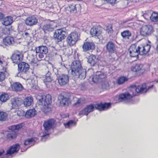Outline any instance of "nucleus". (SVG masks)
<instances>
[{"mask_svg":"<svg viewBox=\"0 0 158 158\" xmlns=\"http://www.w3.org/2000/svg\"><path fill=\"white\" fill-rule=\"evenodd\" d=\"M70 69L71 75L74 78L83 79L85 78L86 71L83 69L81 63L79 60L73 61Z\"/></svg>","mask_w":158,"mask_h":158,"instance_id":"f257e3e1","label":"nucleus"},{"mask_svg":"<svg viewBox=\"0 0 158 158\" xmlns=\"http://www.w3.org/2000/svg\"><path fill=\"white\" fill-rule=\"evenodd\" d=\"M36 98L39 105L42 106V109L45 113L49 112L51 111V108L50 106L52 99L50 95L48 94L46 96L38 95Z\"/></svg>","mask_w":158,"mask_h":158,"instance_id":"f03ea898","label":"nucleus"},{"mask_svg":"<svg viewBox=\"0 0 158 158\" xmlns=\"http://www.w3.org/2000/svg\"><path fill=\"white\" fill-rule=\"evenodd\" d=\"M55 121L53 119H50L45 121L44 123V135L42 136L41 140L45 141L46 140V136L49 134L48 131L51 129H53L55 126Z\"/></svg>","mask_w":158,"mask_h":158,"instance_id":"7ed1b4c3","label":"nucleus"},{"mask_svg":"<svg viewBox=\"0 0 158 158\" xmlns=\"http://www.w3.org/2000/svg\"><path fill=\"white\" fill-rule=\"evenodd\" d=\"M55 74L56 75V79L59 84L61 86L64 85L68 83L69 81V77L67 74L58 73V70L55 69Z\"/></svg>","mask_w":158,"mask_h":158,"instance_id":"20e7f679","label":"nucleus"},{"mask_svg":"<svg viewBox=\"0 0 158 158\" xmlns=\"http://www.w3.org/2000/svg\"><path fill=\"white\" fill-rule=\"evenodd\" d=\"M79 35L77 32H72L68 36L66 41L68 44L70 46L75 45L78 40Z\"/></svg>","mask_w":158,"mask_h":158,"instance_id":"39448f33","label":"nucleus"},{"mask_svg":"<svg viewBox=\"0 0 158 158\" xmlns=\"http://www.w3.org/2000/svg\"><path fill=\"white\" fill-rule=\"evenodd\" d=\"M153 86V85L151 86H148L146 84H143L142 85L138 86H135L131 88V90L133 91H135L137 93H143L147 92L150 89L152 88Z\"/></svg>","mask_w":158,"mask_h":158,"instance_id":"423d86ee","label":"nucleus"},{"mask_svg":"<svg viewBox=\"0 0 158 158\" xmlns=\"http://www.w3.org/2000/svg\"><path fill=\"white\" fill-rule=\"evenodd\" d=\"M153 31L152 26L149 25L143 26L140 29V34L144 36L150 35Z\"/></svg>","mask_w":158,"mask_h":158,"instance_id":"0eeeda50","label":"nucleus"},{"mask_svg":"<svg viewBox=\"0 0 158 158\" xmlns=\"http://www.w3.org/2000/svg\"><path fill=\"white\" fill-rule=\"evenodd\" d=\"M150 48V45L148 44L145 45L141 44L136 46L139 55H141L147 54L149 52Z\"/></svg>","mask_w":158,"mask_h":158,"instance_id":"6e6552de","label":"nucleus"},{"mask_svg":"<svg viewBox=\"0 0 158 158\" xmlns=\"http://www.w3.org/2000/svg\"><path fill=\"white\" fill-rule=\"evenodd\" d=\"M36 54H38L40 58L42 59L44 57V55L48 52V49L46 46H40L35 48Z\"/></svg>","mask_w":158,"mask_h":158,"instance_id":"1a4fd4ad","label":"nucleus"},{"mask_svg":"<svg viewBox=\"0 0 158 158\" xmlns=\"http://www.w3.org/2000/svg\"><path fill=\"white\" fill-rule=\"evenodd\" d=\"M65 32L62 29L56 30L54 33V37L57 42H60L65 38Z\"/></svg>","mask_w":158,"mask_h":158,"instance_id":"9d476101","label":"nucleus"},{"mask_svg":"<svg viewBox=\"0 0 158 158\" xmlns=\"http://www.w3.org/2000/svg\"><path fill=\"white\" fill-rule=\"evenodd\" d=\"M38 19L35 15L27 17L25 20V23L27 26L31 27L37 24Z\"/></svg>","mask_w":158,"mask_h":158,"instance_id":"9b49d317","label":"nucleus"},{"mask_svg":"<svg viewBox=\"0 0 158 158\" xmlns=\"http://www.w3.org/2000/svg\"><path fill=\"white\" fill-rule=\"evenodd\" d=\"M23 56L19 52H15L11 57V59L14 63L18 64L23 59Z\"/></svg>","mask_w":158,"mask_h":158,"instance_id":"f8f14e48","label":"nucleus"},{"mask_svg":"<svg viewBox=\"0 0 158 158\" xmlns=\"http://www.w3.org/2000/svg\"><path fill=\"white\" fill-rule=\"evenodd\" d=\"M106 77V75L102 72L99 71L96 73L92 78L93 81L96 83L101 82L102 79Z\"/></svg>","mask_w":158,"mask_h":158,"instance_id":"ddd939ff","label":"nucleus"},{"mask_svg":"<svg viewBox=\"0 0 158 158\" xmlns=\"http://www.w3.org/2000/svg\"><path fill=\"white\" fill-rule=\"evenodd\" d=\"M136 94L133 93V94H131L129 93H123L119 95V100L120 101L127 102L128 100L131 98L133 96L135 95Z\"/></svg>","mask_w":158,"mask_h":158,"instance_id":"4468645a","label":"nucleus"},{"mask_svg":"<svg viewBox=\"0 0 158 158\" xmlns=\"http://www.w3.org/2000/svg\"><path fill=\"white\" fill-rule=\"evenodd\" d=\"M18 70L23 73H26L29 69V65L27 63L22 62L18 64Z\"/></svg>","mask_w":158,"mask_h":158,"instance_id":"2eb2a0df","label":"nucleus"},{"mask_svg":"<svg viewBox=\"0 0 158 158\" xmlns=\"http://www.w3.org/2000/svg\"><path fill=\"white\" fill-rule=\"evenodd\" d=\"M82 48L85 52L93 50L95 48V45L93 42H86L84 43Z\"/></svg>","mask_w":158,"mask_h":158,"instance_id":"dca6fc26","label":"nucleus"},{"mask_svg":"<svg viewBox=\"0 0 158 158\" xmlns=\"http://www.w3.org/2000/svg\"><path fill=\"white\" fill-rule=\"evenodd\" d=\"M101 29L100 27H94L90 30V34L92 37L96 36L98 37L101 34Z\"/></svg>","mask_w":158,"mask_h":158,"instance_id":"f3484780","label":"nucleus"},{"mask_svg":"<svg viewBox=\"0 0 158 158\" xmlns=\"http://www.w3.org/2000/svg\"><path fill=\"white\" fill-rule=\"evenodd\" d=\"M12 107L13 108H17L21 106L22 103L21 99L19 98H14L10 100Z\"/></svg>","mask_w":158,"mask_h":158,"instance_id":"a211bd4d","label":"nucleus"},{"mask_svg":"<svg viewBox=\"0 0 158 158\" xmlns=\"http://www.w3.org/2000/svg\"><path fill=\"white\" fill-rule=\"evenodd\" d=\"M94 109V107L92 105L87 106L84 109L79 112V115H87L89 113L93 111Z\"/></svg>","mask_w":158,"mask_h":158,"instance_id":"6ab92c4d","label":"nucleus"},{"mask_svg":"<svg viewBox=\"0 0 158 158\" xmlns=\"http://www.w3.org/2000/svg\"><path fill=\"white\" fill-rule=\"evenodd\" d=\"M130 55L131 57H135L139 55L136 46L135 44L132 45L129 49Z\"/></svg>","mask_w":158,"mask_h":158,"instance_id":"aec40b11","label":"nucleus"},{"mask_svg":"<svg viewBox=\"0 0 158 158\" xmlns=\"http://www.w3.org/2000/svg\"><path fill=\"white\" fill-rule=\"evenodd\" d=\"M12 90L15 92H21L22 91L23 88L22 85L19 82H17L13 83L11 85Z\"/></svg>","mask_w":158,"mask_h":158,"instance_id":"412c9836","label":"nucleus"},{"mask_svg":"<svg viewBox=\"0 0 158 158\" xmlns=\"http://www.w3.org/2000/svg\"><path fill=\"white\" fill-rule=\"evenodd\" d=\"M19 146L18 144L12 145L7 151L6 154L10 155L16 152L19 150Z\"/></svg>","mask_w":158,"mask_h":158,"instance_id":"4be33fe9","label":"nucleus"},{"mask_svg":"<svg viewBox=\"0 0 158 158\" xmlns=\"http://www.w3.org/2000/svg\"><path fill=\"white\" fill-rule=\"evenodd\" d=\"M110 106V103H105L103 104L101 103L96 104L95 105V108L99 110H103L108 109L109 108Z\"/></svg>","mask_w":158,"mask_h":158,"instance_id":"5701e85b","label":"nucleus"},{"mask_svg":"<svg viewBox=\"0 0 158 158\" xmlns=\"http://www.w3.org/2000/svg\"><path fill=\"white\" fill-rule=\"evenodd\" d=\"M13 22V18L11 16H7L3 19L2 24L5 26L10 25Z\"/></svg>","mask_w":158,"mask_h":158,"instance_id":"b1692460","label":"nucleus"},{"mask_svg":"<svg viewBox=\"0 0 158 158\" xmlns=\"http://www.w3.org/2000/svg\"><path fill=\"white\" fill-rule=\"evenodd\" d=\"M54 23H50L44 24L42 27L43 30L45 32L46 31H52L55 27Z\"/></svg>","mask_w":158,"mask_h":158,"instance_id":"393cba45","label":"nucleus"},{"mask_svg":"<svg viewBox=\"0 0 158 158\" xmlns=\"http://www.w3.org/2000/svg\"><path fill=\"white\" fill-rule=\"evenodd\" d=\"M51 72L48 71L46 74L45 77L43 79L44 83L47 87H48L47 86V83H51L53 80L52 77L51 76Z\"/></svg>","mask_w":158,"mask_h":158,"instance_id":"a878e982","label":"nucleus"},{"mask_svg":"<svg viewBox=\"0 0 158 158\" xmlns=\"http://www.w3.org/2000/svg\"><path fill=\"white\" fill-rule=\"evenodd\" d=\"M33 98L31 96L27 97L24 100L23 104L25 107L31 106L33 103Z\"/></svg>","mask_w":158,"mask_h":158,"instance_id":"bb28decb","label":"nucleus"},{"mask_svg":"<svg viewBox=\"0 0 158 158\" xmlns=\"http://www.w3.org/2000/svg\"><path fill=\"white\" fill-rule=\"evenodd\" d=\"M106 48L109 52L111 53L114 52L115 50L114 44L112 42H109L106 45Z\"/></svg>","mask_w":158,"mask_h":158,"instance_id":"cd10ccee","label":"nucleus"},{"mask_svg":"<svg viewBox=\"0 0 158 158\" xmlns=\"http://www.w3.org/2000/svg\"><path fill=\"white\" fill-rule=\"evenodd\" d=\"M3 42L6 45H10L14 43V38L13 37L8 36L3 40Z\"/></svg>","mask_w":158,"mask_h":158,"instance_id":"c85d7f7f","label":"nucleus"},{"mask_svg":"<svg viewBox=\"0 0 158 158\" xmlns=\"http://www.w3.org/2000/svg\"><path fill=\"white\" fill-rule=\"evenodd\" d=\"M97 60L95 56L91 55L89 57L88 62L92 66H94Z\"/></svg>","mask_w":158,"mask_h":158,"instance_id":"c756f323","label":"nucleus"},{"mask_svg":"<svg viewBox=\"0 0 158 158\" xmlns=\"http://www.w3.org/2000/svg\"><path fill=\"white\" fill-rule=\"evenodd\" d=\"M35 143L34 139L32 138L25 140L24 142V145L25 146H28L29 147H30L34 145Z\"/></svg>","mask_w":158,"mask_h":158,"instance_id":"7c9ffc66","label":"nucleus"},{"mask_svg":"<svg viewBox=\"0 0 158 158\" xmlns=\"http://www.w3.org/2000/svg\"><path fill=\"white\" fill-rule=\"evenodd\" d=\"M61 101L60 103L61 105L65 106L67 105L69 102V99L68 98L64 97L63 96H61L60 97Z\"/></svg>","mask_w":158,"mask_h":158,"instance_id":"2f4dec72","label":"nucleus"},{"mask_svg":"<svg viewBox=\"0 0 158 158\" xmlns=\"http://www.w3.org/2000/svg\"><path fill=\"white\" fill-rule=\"evenodd\" d=\"M143 65L141 64H138L132 66L131 70L133 72H137L140 70L142 68Z\"/></svg>","mask_w":158,"mask_h":158,"instance_id":"473e14b6","label":"nucleus"},{"mask_svg":"<svg viewBox=\"0 0 158 158\" xmlns=\"http://www.w3.org/2000/svg\"><path fill=\"white\" fill-rule=\"evenodd\" d=\"M36 114V111L34 109H30L27 110L25 115L26 116L32 117Z\"/></svg>","mask_w":158,"mask_h":158,"instance_id":"72a5a7b5","label":"nucleus"},{"mask_svg":"<svg viewBox=\"0 0 158 158\" xmlns=\"http://www.w3.org/2000/svg\"><path fill=\"white\" fill-rule=\"evenodd\" d=\"M151 20L153 22H156L158 21V13L153 12L150 17Z\"/></svg>","mask_w":158,"mask_h":158,"instance_id":"f704fd0d","label":"nucleus"},{"mask_svg":"<svg viewBox=\"0 0 158 158\" xmlns=\"http://www.w3.org/2000/svg\"><path fill=\"white\" fill-rule=\"evenodd\" d=\"M23 123H21L16 125H14L11 126V129L12 130H18L20 129L24 126Z\"/></svg>","mask_w":158,"mask_h":158,"instance_id":"c9c22d12","label":"nucleus"},{"mask_svg":"<svg viewBox=\"0 0 158 158\" xmlns=\"http://www.w3.org/2000/svg\"><path fill=\"white\" fill-rule=\"evenodd\" d=\"M128 78L124 77H121L117 80V82L118 85L123 84L125 82L128 81Z\"/></svg>","mask_w":158,"mask_h":158,"instance_id":"e433bc0d","label":"nucleus"},{"mask_svg":"<svg viewBox=\"0 0 158 158\" xmlns=\"http://www.w3.org/2000/svg\"><path fill=\"white\" fill-rule=\"evenodd\" d=\"M17 136V134L15 131L8 133L7 135V138L9 139H11L15 138Z\"/></svg>","mask_w":158,"mask_h":158,"instance_id":"4c0bfd02","label":"nucleus"},{"mask_svg":"<svg viewBox=\"0 0 158 158\" xmlns=\"http://www.w3.org/2000/svg\"><path fill=\"white\" fill-rule=\"evenodd\" d=\"M121 35L124 38L129 39V37L131 35V33L128 30H126L121 33Z\"/></svg>","mask_w":158,"mask_h":158,"instance_id":"58836bf2","label":"nucleus"},{"mask_svg":"<svg viewBox=\"0 0 158 158\" xmlns=\"http://www.w3.org/2000/svg\"><path fill=\"white\" fill-rule=\"evenodd\" d=\"M75 123L73 120H70L68 121L64 125L66 128H70L72 127L75 125Z\"/></svg>","mask_w":158,"mask_h":158,"instance_id":"ea45409f","label":"nucleus"},{"mask_svg":"<svg viewBox=\"0 0 158 158\" xmlns=\"http://www.w3.org/2000/svg\"><path fill=\"white\" fill-rule=\"evenodd\" d=\"M8 99L9 96L7 94H2L0 97V100L2 102H6Z\"/></svg>","mask_w":158,"mask_h":158,"instance_id":"a19ab883","label":"nucleus"},{"mask_svg":"<svg viewBox=\"0 0 158 158\" xmlns=\"http://www.w3.org/2000/svg\"><path fill=\"white\" fill-rule=\"evenodd\" d=\"M70 11L72 13H75L77 12L76 5L75 4L70 5L69 6Z\"/></svg>","mask_w":158,"mask_h":158,"instance_id":"79ce46f5","label":"nucleus"},{"mask_svg":"<svg viewBox=\"0 0 158 158\" xmlns=\"http://www.w3.org/2000/svg\"><path fill=\"white\" fill-rule=\"evenodd\" d=\"M7 115L6 113L0 111V120L3 121L6 119Z\"/></svg>","mask_w":158,"mask_h":158,"instance_id":"37998d69","label":"nucleus"},{"mask_svg":"<svg viewBox=\"0 0 158 158\" xmlns=\"http://www.w3.org/2000/svg\"><path fill=\"white\" fill-rule=\"evenodd\" d=\"M6 58L3 56H0V65H2L6 64Z\"/></svg>","mask_w":158,"mask_h":158,"instance_id":"c03bdc74","label":"nucleus"},{"mask_svg":"<svg viewBox=\"0 0 158 158\" xmlns=\"http://www.w3.org/2000/svg\"><path fill=\"white\" fill-rule=\"evenodd\" d=\"M37 59L35 58H33L31 61L30 64L33 66H36L37 65Z\"/></svg>","mask_w":158,"mask_h":158,"instance_id":"a18cd8bd","label":"nucleus"},{"mask_svg":"<svg viewBox=\"0 0 158 158\" xmlns=\"http://www.w3.org/2000/svg\"><path fill=\"white\" fill-rule=\"evenodd\" d=\"M26 113L23 110H18L17 111V114L19 117L24 116Z\"/></svg>","mask_w":158,"mask_h":158,"instance_id":"49530a36","label":"nucleus"},{"mask_svg":"<svg viewBox=\"0 0 158 158\" xmlns=\"http://www.w3.org/2000/svg\"><path fill=\"white\" fill-rule=\"evenodd\" d=\"M151 15V13L150 12H148V13H145L143 15V16L145 19H147L149 18H150Z\"/></svg>","mask_w":158,"mask_h":158,"instance_id":"de8ad7c7","label":"nucleus"},{"mask_svg":"<svg viewBox=\"0 0 158 158\" xmlns=\"http://www.w3.org/2000/svg\"><path fill=\"white\" fill-rule=\"evenodd\" d=\"M5 75L4 73L2 72H0V81H2L5 79Z\"/></svg>","mask_w":158,"mask_h":158,"instance_id":"09e8293b","label":"nucleus"},{"mask_svg":"<svg viewBox=\"0 0 158 158\" xmlns=\"http://www.w3.org/2000/svg\"><path fill=\"white\" fill-rule=\"evenodd\" d=\"M23 36L26 38L27 39H30V34L27 32H25L23 34Z\"/></svg>","mask_w":158,"mask_h":158,"instance_id":"8fccbe9b","label":"nucleus"},{"mask_svg":"<svg viewBox=\"0 0 158 158\" xmlns=\"http://www.w3.org/2000/svg\"><path fill=\"white\" fill-rule=\"evenodd\" d=\"M104 84L105 85V86H104V85H103V84L102 85V87L103 88L106 89L109 87V85L108 82H105V83Z\"/></svg>","mask_w":158,"mask_h":158,"instance_id":"3c124183","label":"nucleus"},{"mask_svg":"<svg viewBox=\"0 0 158 158\" xmlns=\"http://www.w3.org/2000/svg\"><path fill=\"white\" fill-rule=\"evenodd\" d=\"M81 99H78L77 101V102L74 104V106H76L77 105H78L80 104L81 103Z\"/></svg>","mask_w":158,"mask_h":158,"instance_id":"603ef678","label":"nucleus"},{"mask_svg":"<svg viewBox=\"0 0 158 158\" xmlns=\"http://www.w3.org/2000/svg\"><path fill=\"white\" fill-rule=\"evenodd\" d=\"M108 2L112 4L114 3L116 1V0H105Z\"/></svg>","mask_w":158,"mask_h":158,"instance_id":"864d4df0","label":"nucleus"},{"mask_svg":"<svg viewBox=\"0 0 158 158\" xmlns=\"http://www.w3.org/2000/svg\"><path fill=\"white\" fill-rule=\"evenodd\" d=\"M4 15L3 13L0 12V20L4 18Z\"/></svg>","mask_w":158,"mask_h":158,"instance_id":"5fc2aeb1","label":"nucleus"},{"mask_svg":"<svg viewBox=\"0 0 158 158\" xmlns=\"http://www.w3.org/2000/svg\"><path fill=\"white\" fill-rule=\"evenodd\" d=\"M112 31H113V30L112 29V27H110V29L109 30V31L110 33H111L112 32Z\"/></svg>","mask_w":158,"mask_h":158,"instance_id":"6e6d98bb","label":"nucleus"},{"mask_svg":"<svg viewBox=\"0 0 158 158\" xmlns=\"http://www.w3.org/2000/svg\"><path fill=\"white\" fill-rule=\"evenodd\" d=\"M4 151L2 150V151H0V156L3 154L4 152Z\"/></svg>","mask_w":158,"mask_h":158,"instance_id":"4d7b16f0","label":"nucleus"},{"mask_svg":"<svg viewBox=\"0 0 158 158\" xmlns=\"http://www.w3.org/2000/svg\"><path fill=\"white\" fill-rule=\"evenodd\" d=\"M157 49L158 50V45H157Z\"/></svg>","mask_w":158,"mask_h":158,"instance_id":"13d9d810","label":"nucleus"},{"mask_svg":"<svg viewBox=\"0 0 158 158\" xmlns=\"http://www.w3.org/2000/svg\"><path fill=\"white\" fill-rule=\"evenodd\" d=\"M62 117H63V118H64V117H62Z\"/></svg>","mask_w":158,"mask_h":158,"instance_id":"bf43d9fd","label":"nucleus"},{"mask_svg":"<svg viewBox=\"0 0 158 158\" xmlns=\"http://www.w3.org/2000/svg\"><path fill=\"white\" fill-rule=\"evenodd\" d=\"M150 1H151V0H149Z\"/></svg>","mask_w":158,"mask_h":158,"instance_id":"052dcab7","label":"nucleus"}]
</instances>
